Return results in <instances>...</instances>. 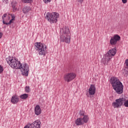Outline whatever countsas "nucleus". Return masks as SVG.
<instances>
[{
    "label": "nucleus",
    "mask_w": 128,
    "mask_h": 128,
    "mask_svg": "<svg viewBox=\"0 0 128 128\" xmlns=\"http://www.w3.org/2000/svg\"><path fill=\"white\" fill-rule=\"evenodd\" d=\"M7 62L12 68L20 70L23 76H28L30 66H28V64H20V62L16 60V59L14 58H10L8 60H7Z\"/></svg>",
    "instance_id": "nucleus-1"
},
{
    "label": "nucleus",
    "mask_w": 128,
    "mask_h": 128,
    "mask_svg": "<svg viewBox=\"0 0 128 128\" xmlns=\"http://www.w3.org/2000/svg\"><path fill=\"white\" fill-rule=\"evenodd\" d=\"M110 82L114 90L118 94H122L124 92V85L116 77H112L110 79Z\"/></svg>",
    "instance_id": "nucleus-2"
},
{
    "label": "nucleus",
    "mask_w": 128,
    "mask_h": 128,
    "mask_svg": "<svg viewBox=\"0 0 128 128\" xmlns=\"http://www.w3.org/2000/svg\"><path fill=\"white\" fill-rule=\"evenodd\" d=\"M60 40L66 44L70 42V28L68 26H64L60 30Z\"/></svg>",
    "instance_id": "nucleus-3"
},
{
    "label": "nucleus",
    "mask_w": 128,
    "mask_h": 128,
    "mask_svg": "<svg viewBox=\"0 0 128 128\" xmlns=\"http://www.w3.org/2000/svg\"><path fill=\"white\" fill-rule=\"evenodd\" d=\"M60 18V14L56 12H52L50 13L48 12L46 13L45 18L50 22V24L56 23L58 22V18Z\"/></svg>",
    "instance_id": "nucleus-4"
},
{
    "label": "nucleus",
    "mask_w": 128,
    "mask_h": 128,
    "mask_svg": "<svg viewBox=\"0 0 128 128\" xmlns=\"http://www.w3.org/2000/svg\"><path fill=\"white\" fill-rule=\"evenodd\" d=\"M35 48L38 50L39 54L41 56H46L48 54V50H46V46L44 44L41 42H36L34 44Z\"/></svg>",
    "instance_id": "nucleus-5"
},
{
    "label": "nucleus",
    "mask_w": 128,
    "mask_h": 128,
    "mask_svg": "<svg viewBox=\"0 0 128 128\" xmlns=\"http://www.w3.org/2000/svg\"><path fill=\"white\" fill-rule=\"evenodd\" d=\"M116 102H114L112 104V106L114 108H118L122 106L124 104V106L128 108V100H126V98H122L116 100Z\"/></svg>",
    "instance_id": "nucleus-6"
},
{
    "label": "nucleus",
    "mask_w": 128,
    "mask_h": 128,
    "mask_svg": "<svg viewBox=\"0 0 128 128\" xmlns=\"http://www.w3.org/2000/svg\"><path fill=\"white\" fill-rule=\"evenodd\" d=\"M76 78V74L74 72L66 73L64 76V80L67 82L74 80Z\"/></svg>",
    "instance_id": "nucleus-7"
},
{
    "label": "nucleus",
    "mask_w": 128,
    "mask_h": 128,
    "mask_svg": "<svg viewBox=\"0 0 128 128\" xmlns=\"http://www.w3.org/2000/svg\"><path fill=\"white\" fill-rule=\"evenodd\" d=\"M88 122V116H85L82 118H78L76 121L75 124L77 126H82L84 124H86Z\"/></svg>",
    "instance_id": "nucleus-8"
},
{
    "label": "nucleus",
    "mask_w": 128,
    "mask_h": 128,
    "mask_svg": "<svg viewBox=\"0 0 128 128\" xmlns=\"http://www.w3.org/2000/svg\"><path fill=\"white\" fill-rule=\"evenodd\" d=\"M120 40V36L116 34L114 36V37L111 38L110 40V44L112 46H114Z\"/></svg>",
    "instance_id": "nucleus-9"
},
{
    "label": "nucleus",
    "mask_w": 128,
    "mask_h": 128,
    "mask_svg": "<svg viewBox=\"0 0 128 128\" xmlns=\"http://www.w3.org/2000/svg\"><path fill=\"white\" fill-rule=\"evenodd\" d=\"M116 54V48H112V50H109L108 52L106 54L108 56L109 58H111L112 60V56H114Z\"/></svg>",
    "instance_id": "nucleus-10"
},
{
    "label": "nucleus",
    "mask_w": 128,
    "mask_h": 128,
    "mask_svg": "<svg viewBox=\"0 0 128 128\" xmlns=\"http://www.w3.org/2000/svg\"><path fill=\"white\" fill-rule=\"evenodd\" d=\"M41 124L40 120H36L30 124V128H40Z\"/></svg>",
    "instance_id": "nucleus-11"
},
{
    "label": "nucleus",
    "mask_w": 128,
    "mask_h": 128,
    "mask_svg": "<svg viewBox=\"0 0 128 128\" xmlns=\"http://www.w3.org/2000/svg\"><path fill=\"white\" fill-rule=\"evenodd\" d=\"M112 60L111 57H109L108 56H106V54L104 56L103 58L102 59V62L105 66H106L108 64V62H110Z\"/></svg>",
    "instance_id": "nucleus-12"
},
{
    "label": "nucleus",
    "mask_w": 128,
    "mask_h": 128,
    "mask_svg": "<svg viewBox=\"0 0 128 128\" xmlns=\"http://www.w3.org/2000/svg\"><path fill=\"white\" fill-rule=\"evenodd\" d=\"M96 86L94 84H91L88 89L90 96H94L96 94Z\"/></svg>",
    "instance_id": "nucleus-13"
},
{
    "label": "nucleus",
    "mask_w": 128,
    "mask_h": 128,
    "mask_svg": "<svg viewBox=\"0 0 128 128\" xmlns=\"http://www.w3.org/2000/svg\"><path fill=\"white\" fill-rule=\"evenodd\" d=\"M34 112L36 116H40L42 114V109L40 105H36L34 108Z\"/></svg>",
    "instance_id": "nucleus-14"
},
{
    "label": "nucleus",
    "mask_w": 128,
    "mask_h": 128,
    "mask_svg": "<svg viewBox=\"0 0 128 128\" xmlns=\"http://www.w3.org/2000/svg\"><path fill=\"white\" fill-rule=\"evenodd\" d=\"M18 100H20V98L18 96H13L11 98V102L14 104H18Z\"/></svg>",
    "instance_id": "nucleus-15"
},
{
    "label": "nucleus",
    "mask_w": 128,
    "mask_h": 128,
    "mask_svg": "<svg viewBox=\"0 0 128 128\" xmlns=\"http://www.w3.org/2000/svg\"><path fill=\"white\" fill-rule=\"evenodd\" d=\"M30 10H32V8L29 6H25L22 9V12L24 14H28Z\"/></svg>",
    "instance_id": "nucleus-16"
},
{
    "label": "nucleus",
    "mask_w": 128,
    "mask_h": 128,
    "mask_svg": "<svg viewBox=\"0 0 128 128\" xmlns=\"http://www.w3.org/2000/svg\"><path fill=\"white\" fill-rule=\"evenodd\" d=\"M124 66H125L124 71H125V72H126V74L128 76V59H126L125 60Z\"/></svg>",
    "instance_id": "nucleus-17"
},
{
    "label": "nucleus",
    "mask_w": 128,
    "mask_h": 128,
    "mask_svg": "<svg viewBox=\"0 0 128 128\" xmlns=\"http://www.w3.org/2000/svg\"><path fill=\"white\" fill-rule=\"evenodd\" d=\"M79 116L80 118H84V116H88L87 115L84 114V111L82 110L79 112Z\"/></svg>",
    "instance_id": "nucleus-18"
},
{
    "label": "nucleus",
    "mask_w": 128,
    "mask_h": 128,
    "mask_svg": "<svg viewBox=\"0 0 128 128\" xmlns=\"http://www.w3.org/2000/svg\"><path fill=\"white\" fill-rule=\"evenodd\" d=\"M2 22L4 24H7V26H8V24H11L12 22H14V20H10L9 22H8V20L6 21L4 20H2Z\"/></svg>",
    "instance_id": "nucleus-19"
},
{
    "label": "nucleus",
    "mask_w": 128,
    "mask_h": 128,
    "mask_svg": "<svg viewBox=\"0 0 128 128\" xmlns=\"http://www.w3.org/2000/svg\"><path fill=\"white\" fill-rule=\"evenodd\" d=\"M20 98L22 100H26L28 98V94H22L20 96Z\"/></svg>",
    "instance_id": "nucleus-20"
},
{
    "label": "nucleus",
    "mask_w": 128,
    "mask_h": 128,
    "mask_svg": "<svg viewBox=\"0 0 128 128\" xmlns=\"http://www.w3.org/2000/svg\"><path fill=\"white\" fill-rule=\"evenodd\" d=\"M24 4H30L32 2V0H22Z\"/></svg>",
    "instance_id": "nucleus-21"
},
{
    "label": "nucleus",
    "mask_w": 128,
    "mask_h": 128,
    "mask_svg": "<svg viewBox=\"0 0 128 128\" xmlns=\"http://www.w3.org/2000/svg\"><path fill=\"white\" fill-rule=\"evenodd\" d=\"M25 92H30V86H26V88H25Z\"/></svg>",
    "instance_id": "nucleus-22"
},
{
    "label": "nucleus",
    "mask_w": 128,
    "mask_h": 128,
    "mask_svg": "<svg viewBox=\"0 0 128 128\" xmlns=\"http://www.w3.org/2000/svg\"><path fill=\"white\" fill-rule=\"evenodd\" d=\"M43 2H45V4H48V2H50L52 0H43Z\"/></svg>",
    "instance_id": "nucleus-23"
},
{
    "label": "nucleus",
    "mask_w": 128,
    "mask_h": 128,
    "mask_svg": "<svg viewBox=\"0 0 128 128\" xmlns=\"http://www.w3.org/2000/svg\"><path fill=\"white\" fill-rule=\"evenodd\" d=\"M12 8L14 10H16V5L12 3Z\"/></svg>",
    "instance_id": "nucleus-24"
},
{
    "label": "nucleus",
    "mask_w": 128,
    "mask_h": 128,
    "mask_svg": "<svg viewBox=\"0 0 128 128\" xmlns=\"http://www.w3.org/2000/svg\"><path fill=\"white\" fill-rule=\"evenodd\" d=\"M2 72H4V68L2 66H0V74H2Z\"/></svg>",
    "instance_id": "nucleus-25"
},
{
    "label": "nucleus",
    "mask_w": 128,
    "mask_h": 128,
    "mask_svg": "<svg viewBox=\"0 0 128 128\" xmlns=\"http://www.w3.org/2000/svg\"><path fill=\"white\" fill-rule=\"evenodd\" d=\"M6 16H8V14H4L2 16V20H4V18H6Z\"/></svg>",
    "instance_id": "nucleus-26"
},
{
    "label": "nucleus",
    "mask_w": 128,
    "mask_h": 128,
    "mask_svg": "<svg viewBox=\"0 0 128 128\" xmlns=\"http://www.w3.org/2000/svg\"><path fill=\"white\" fill-rule=\"evenodd\" d=\"M2 2L5 4H8V0H2Z\"/></svg>",
    "instance_id": "nucleus-27"
},
{
    "label": "nucleus",
    "mask_w": 128,
    "mask_h": 128,
    "mask_svg": "<svg viewBox=\"0 0 128 128\" xmlns=\"http://www.w3.org/2000/svg\"><path fill=\"white\" fill-rule=\"evenodd\" d=\"M11 16H12V20H14V19L16 18V16H14L12 14H11Z\"/></svg>",
    "instance_id": "nucleus-28"
},
{
    "label": "nucleus",
    "mask_w": 128,
    "mask_h": 128,
    "mask_svg": "<svg viewBox=\"0 0 128 128\" xmlns=\"http://www.w3.org/2000/svg\"><path fill=\"white\" fill-rule=\"evenodd\" d=\"M77 2L82 4L84 2V0H77Z\"/></svg>",
    "instance_id": "nucleus-29"
},
{
    "label": "nucleus",
    "mask_w": 128,
    "mask_h": 128,
    "mask_svg": "<svg viewBox=\"0 0 128 128\" xmlns=\"http://www.w3.org/2000/svg\"><path fill=\"white\" fill-rule=\"evenodd\" d=\"M127 2H128V0H122V2L123 4H126Z\"/></svg>",
    "instance_id": "nucleus-30"
},
{
    "label": "nucleus",
    "mask_w": 128,
    "mask_h": 128,
    "mask_svg": "<svg viewBox=\"0 0 128 128\" xmlns=\"http://www.w3.org/2000/svg\"><path fill=\"white\" fill-rule=\"evenodd\" d=\"M2 36V32H0V38Z\"/></svg>",
    "instance_id": "nucleus-31"
},
{
    "label": "nucleus",
    "mask_w": 128,
    "mask_h": 128,
    "mask_svg": "<svg viewBox=\"0 0 128 128\" xmlns=\"http://www.w3.org/2000/svg\"><path fill=\"white\" fill-rule=\"evenodd\" d=\"M8 20H10V16H8Z\"/></svg>",
    "instance_id": "nucleus-32"
}]
</instances>
